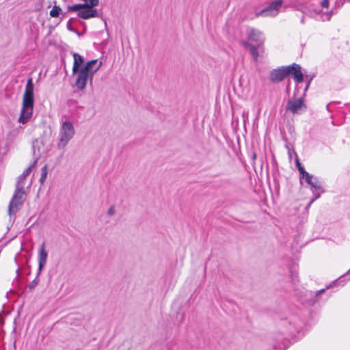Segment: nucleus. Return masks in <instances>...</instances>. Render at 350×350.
<instances>
[{
    "label": "nucleus",
    "mask_w": 350,
    "mask_h": 350,
    "mask_svg": "<svg viewBox=\"0 0 350 350\" xmlns=\"http://www.w3.org/2000/svg\"><path fill=\"white\" fill-rule=\"evenodd\" d=\"M34 85L31 78L26 83L23 96V105L18 122L25 124L31 118L34 105Z\"/></svg>",
    "instance_id": "1"
},
{
    "label": "nucleus",
    "mask_w": 350,
    "mask_h": 350,
    "mask_svg": "<svg viewBox=\"0 0 350 350\" xmlns=\"http://www.w3.org/2000/svg\"><path fill=\"white\" fill-rule=\"evenodd\" d=\"M247 40H242L241 44L243 46L248 49L250 55L255 62L258 61L259 56L258 50L262 49L265 37L262 31L253 27L247 28Z\"/></svg>",
    "instance_id": "2"
},
{
    "label": "nucleus",
    "mask_w": 350,
    "mask_h": 350,
    "mask_svg": "<svg viewBox=\"0 0 350 350\" xmlns=\"http://www.w3.org/2000/svg\"><path fill=\"white\" fill-rule=\"evenodd\" d=\"M102 63L98 64L97 59L90 60L85 63L76 73L75 86L81 90L85 88L88 79L92 82L94 75L99 70Z\"/></svg>",
    "instance_id": "3"
},
{
    "label": "nucleus",
    "mask_w": 350,
    "mask_h": 350,
    "mask_svg": "<svg viewBox=\"0 0 350 350\" xmlns=\"http://www.w3.org/2000/svg\"><path fill=\"white\" fill-rule=\"evenodd\" d=\"M75 130L73 124L68 120L65 116L62 117L59 131V142L57 148H64L74 137Z\"/></svg>",
    "instance_id": "4"
},
{
    "label": "nucleus",
    "mask_w": 350,
    "mask_h": 350,
    "mask_svg": "<svg viewBox=\"0 0 350 350\" xmlns=\"http://www.w3.org/2000/svg\"><path fill=\"white\" fill-rule=\"evenodd\" d=\"M25 187L16 185L14 193L8 207L10 215L15 214L18 211L19 206L23 204L25 200Z\"/></svg>",
    "instance_id": "5"
},
{
    "label": "nucleus",
    "mask_w": 350,
    "mask_h": 350,
    "mask_svg": "<svg viewBox=\"0 0 350 350\" xmlns=\"http://www.w3.org/2000/svg\"><path fill=\"white\" fill-rule=\"evenodd\" d=\"M286 109L293 114H300L306 111V105L303 98H292L287 102Z\"/></svg>",
    "instance_id": "6"
},
{
    "label": "nucleus",
    "mask_w": 350,
    "mask_h": 350,
    "mask_svg": "<svg viewBox=\"0 0 350 350\" xmlns=\"http://www.w3.org/2000/svg\"><path fill=\"white\" fill-rule=\"evenodd\" d=\"M282 0H276L273 2H271L269 6H267L266 8L262 10L260 12H258L256 13V16H275L278 12L279 10L282 7Z\"/></svg>",
    "instance_id": "7"
},
{
    "label": "nucleus",
    "mask_w": 350,
    "mask_h": 350,
    "mask_svg": "<svg viewBox=\"0 0 350 350\" xmlns=\"http://www.w3.org/2000/svg\"><path fill=\"white\" fill-rule=\"evenodd\" d=\"M288 75L287 66L279 68L273 70L270 73V80L272 82L278 83L282 81L286 76Z\"/></svg>",
    "instance_id": "8"
},
{
    "label": "nucleus",
    "mask_w": 350,
    "mask_h": 350,
    "mask_svg": "<svg viewBox=\"0 0 350 350\" xmlns=\"http://www.w3.org/2000/svg\"><path fill=\"white\" fill-rule=\"evenodd\" d=\"M48 253L46 250L45 243L43 242L38 249V273H40L45 267L47 261Z\"/></svg>",
    "instance_id": "9"
},
{
    "label": "nucleus",
    "mask_w": 350,
    "mask_h": 350,
    "mask_svg": "<svg viewBox=\"0 0 350 350\" xmlns=\"http://www.w3.org/2000/svg\"><path fill=\"white\" fill-rule=\"evenodd\" d=\"M288 75H293L294 80L297 83H301L304 80V76L301 71V66L297 64H293L291 66H288Z\"/></svg>",
    "instance_id": "10"
},
{
    "label": "nucleus",
    "mask_w": 350,
    "mask_h": 350,
    "mask_svg": "<svg viewBox=\"0 0 350 350\" xmlns=\"http://www.w3.org/2000/svg\"><path fill=\"white\" fill-rule=\"evenodd\" d=\"M85 3L83 4H75L68 7L69 11H77L81 9H85L86 7H96L98 5V0H81Z\"/></svg>",
    "instance_id": "11"
},
{
    "label": "nucleus",
    "mask_w": 350,
    "mask_h": 350,
    "mask_svg": "<svg viewBox=\"0 0 350 350\" xmlns=\"http://www.w3.org/2000/svg\"><path fill=\"white\" fill-rule=\"evenodd\" d=\"M38 160V159L36 158L33 163L31 165H29L25 170H24L23 174L19 176V177L18 178L16 185L25 187V179L27 176L31 173L32 170L36 167Z\"/></svg>",
    "instance_id": "12"
},
{
    "label": "nucleus",
    "mask_w": 350,
    "mask_h": 350,
    "mask_svg": "<svg viewBox=\"0 0 350 350\" xmlns=\"http://www.w3.org/2000/svg\"><path fill=\"white\" fill-rule=\"evenodd\" d=\"M94 7H86L83 10L78 12L77 16L83 19H89L90 18L98 16V13Z\"/></svg>",
    "instance_id": "13"
},
{
    "label": "nucleus",
    "mask_w": 350,
    "mask_h": 350,
    "mask_svg": "<svg viewBox=\"0 0 350 350\" xmlns=\"http://www.w3.org/2000/svg\"><path fill=\"white\" fill-rule=\"evenodd\" d=\"M74 63L72 66V73H76L79 69L81 68V66L84 62L83 57L78 53H74Z\"/></svg>",
    "instance_id": "14"
},
{
    "label": "nucleus",
    "mask_w": 350,
    "mask_h": 350,
    "mask_svg": "<svg viewBox=\"0 0 350 350\" xmlns=\"http://www.w3.org/2000/svg\"><path fill=\"white\" fill-rule=\"evenodd\" d=\"M309 185L313 193L322 189L321 185L317 177H315Z\"/></svg>",
    "instance_id": "15"
},
{
    "label": "nucleus",
    "mask_w": 350,
    "mask_h": 350,
    "mask_svg": "<svg viewBox=\"0 0 350 350\" xmlns=\"http://www.w3.org/2000/svg\"><path fill=\"white\" fill-rule=\"evenodd\" d=\"M48 174V167L47 165H44L41 170V176L40 178V182L42 185H43L46 179V176Z\"/></svg>",
    "instance_id": "16"
},
{
    "label": "nucleus",
    "mask_w": 350,
    "mask_h": 350,
    "mask_svg": "<svg viewBox=\"0 0 350 350\" xmlns=\"http://www.w3.org/2000/svg\"><path fill=\"white\" fill-rule=\"evenodd\" d=\"M61 11L62 10L59 6L54 5L52 10L50 11V15L51 17H57L59 15Z\"/></svg>",
    "instance_id": "17"
},
{
    "label": "nucleus",
    "mask_w": 350,
    "mask_h": 350,
    "mask_svg": "<svg viewBox=\"0 0 350 350\" xmlns=\"http://www.w3.org/2000/svg\"><path fill=\"white\" fill-rule=\"evenodd\" d=\"M301 178H304L306 182L309 185L311 183L312 180L315 178L312 175L310 174L308 172L305 173L302 176L300 177Z\"/></svg>",
    "instance_id": "18"
},
{
    "label": "nucleus",
    "mask_w": 350,
    "mask_h": 350,
    "mask_svg": "<svg viewBox=\"0 0 350 350\" xmlns=\"http://www.w3.org/2000/svg\"><path fill=\"white\" fill-rule=\"evenodd\" d=\"M67 105L69 108H71V107L82 108V107L78 105L77 101L74 99L68 100L67 102Z\"/></svg>",
    "instance_id": "19"
},
{
    "label": "nucleus",
    "mask_w": 350,
    "mask_h": 350,
    "mask_svg": "<svg viewBox=\"0 0 350 350\" xmlns=\"http://www.w3.org/2000/svg\"><path fill=\"white\" fill-rule=\"evenodd\" d=\"M296 166H297V167L298 169V171L299 172L300 177L302 176L304 174H305V173L307 172L306 171H305L304 167L299 163L298 159H297V161H296Z\"/></svg>",
    "instance_id": "20"
},
{
    "label": "nucleus",
    "mask_w": 350,
    "mask_h": 350,
    "mask_svg": "<svg viewBox=\"0 0 350 350\" xmlns=\"http://www.w3.org/2000/svg\"><path fill=\"white\" fill-rule=\"evenodd\" d=\"M333 14H334V12L333 10H332L330 12L323 13L322 14V20L323 21H329Z\"/></svg>",
    "instance_id": "21"
},
{
    "label": "nucleus",
    "mask_w": 350,
    "mask_h": 350,
    "mask_svg": "<svg viewBox=\"0 0 350 350\" xmlns=\"http://www.w3.org/2000/svg\"><path fill=\"white\" fill-rule=\"evenodd\" d=\"M116 213V208H115V206H111L109 209H108V211H107V213L110 216H112L115 214Z\"/></svg>",
    "instance_id": "22"
},
{
    "label": "nucleus",
    "mask_w": 350,
    "mask_h": 350,
    "mask_svg": "<svg viewBox=\"0 0 350 350\" xmlns=\"http://www.w3.org/2000/svg\"><path fill=\"white\" fill-rule=\"evenodd\" d=\"M38 285V281L36 279L33 280L29 285V288L31 290L33 289Z\"/></svg>",
    "instance_id": "23"
},
{
    "label": "nucleus",
    "mask_w": 350,
    "mask_h": 350,
    "mask_svg": "<svg viewBox=\"0 0 350 350\" xmlns=\"http://www.w3.org/2000/svg\"><path fill=\"white\" fill-rule=\"evenodd\" d=\"M329 0H323L321 2V5L323 8H327L329 7Z\"/></svg>",
    "instance_id": "24"
},
{
    "label": "nucleus",
    "mask_w": 350,
    "mask_h": 350,
    "mask_svg": "<svg viewBox=\"0 0 350 350\" xmlns=\"http://www.w3.org/2000/svg\"><path fill=\"white\" fill-rule=\"evenodd\" d=\"M321 194L319 193L317 194H315L314 197L312 198L310 201V204H312L316 200H317L319 198H320Z\"/></svg>",
    "instance_id": "25"
},
{
    "label": "nucleus",
    "mask_w": 350,
    "mask_h": 350,
    "mask_svg": "<svg viewBox=\"0 0 350 350\" xmlns=\"http://www.w3.org/2000/svg\"><path fill=\"white\" fill-rule=\"evenodd\" d=\"M324 291H325V289H324V288H323V289H321V290H320V291H317V292L316 293V296H317V295H319V294H321V293H323Z\"/></svg>",
    "instance_id": "26"
},
{
    "label": "nucleus",
    "mask_w": 350,
    "mask_h": 350,
    "mask_svg": "<svg viewBox=\"0 0 350 350\" xmlns=\"http://www.w3.org/2000/svg\"><path fill=\"white\" fill-rule=\"evenodd\" d=\"M292 6L295 8L297 6L296 2H293L292 3Z\"/></svg>",
    "instance_id": "27"
},
{
    "label": "nucleus",
    "mask_w": 350,
    "mask_h": 350,
    "mask_svg": "<svg viewBox=\"0 0 350 350\" xmlns=\"http://www.w3.org/2000/svg\"><path fill=\"white\" fill-rule=\"evenodd\" d=\"M308 87H309V83H308L306 87L305 88L304 92H306L308 90Z\"/></svg>",
    "instance_id": "28"
},
{
    "label": "nucleus",
    "mask_w": 350,
    "mask_h": 350,
    "mask_svg": "<svg viewBox=\"0 0 350 350\" xmlns=\"http://www.w3.org/2000/svg\"><path fill=\"white\" fill-rule=\"evenodd\" d=\"M301 23H304V16H302V18L301 20Z\"/></svg>",
    "instance_id": "29"
},
{
    "label": "nucleus",
    "mask_w": 350,
    "mask_h": 350,
    "mask_svg": "<svg viewBox=\"0 0 350 350\" xmlns=\"http://www.w3.org/2000/svg\"><path fill=\"white\" fill-rule=\"evenodd\" d=\"M310 206H311V204H310V202H309L308 204L306 206V208H308Z\"/></svg>",
    "instance_id": "30"
},
{
    "label": "nucleus",
    "mask_w": 350,
    "mask_h": 350,
    "mask_svg": "<svg viewBox=\"0 0 350 350\" xmlns=\"http://www.w3.org/2000/svg\"><path fill=\"white\" fill-rule=\"evenodd\" d=\"M68 29H69L70 30H72V28H70V26H68Z\"/></svg>",
    "instance_id": "31"
},
{
    "label": "nucleus",
    "mask_w": 350,
    "mask_h": 350,
    "mask_svg": "<svg viewBox=\"0 0 350 350\" xmlns=\"http://www.w3.org/2000/svg\"><path fill=\"white\" fill-rule=\"evenodd\" d=\"M68 29H69L70 30H72V28H70V26H68Z\"/></svg>",
    "instance_id": "32"
},
{
    "label": "nucleus",
    "mask_w": 350,
    "mask_h": 350,
    "mask_svg": "<svg viewBox=\"0 0 350 350\" xmlns=\"http://www.w3.org/2000/svg\"><path fill=\"white\" fill-rule=\"evenodd\" d=\"M295 329H298V327H297V325H296V326H295Z\"/></svg>",
    "instance_id": "33"
},
{
    "label": "nucleus",
    "mask_w": 350,
    "mask_h": 350,
    "mask_svg": "<svg viewBox=\"0 0 350 350\" xmlns=\"http://www.w3.org/2000/svg\"><path fill=\"white\" fill-rule=\"evenodd\" d=\"M349 271H350V269H349Z\"/></svg>",
    "instance_id": "34"
}]
</instances>
